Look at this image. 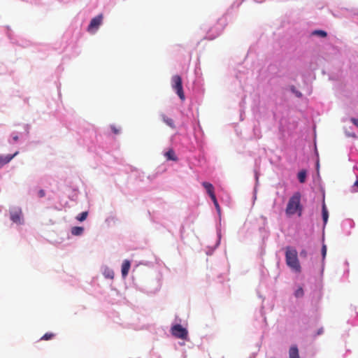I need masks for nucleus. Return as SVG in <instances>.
<instances>
[{
  "instance_id": "obj_1",
  "label": "nucleus",
  "mask_w": 358,
  "mask_h": 358,
  "mask_svg": "<svg viewBox=\"0 0 358 358\" xmlns=\"http://www.w3.org/2000/svg\"><path fill=\"white\" fill-rule=\"evenodd\" d=\"M301 194L299 192H295L289 199L285 213L288 216L298 214L300 217L302 215L303 207L301 204Z\"/></svg>"
},
{
  "instance_id": "obj_2",
  "label": "nucleus",
  "mask_w": 358,
  "mask_h": 358,
  "mask_svg": "<svg viewBox=\"0 0 358 358\" xmlns=\"http://www.w3.org/2000/svg\"><path fill=\"white\" fill-rule=\"evenodd\" d=\"M285 262L292 271L296 273L301 272V268L298 259V253L294 248L290 246L285 248Z\"/></svg>"
},
{
  "instance_id": "obj_3",
  "label": "nucleus",
  "mask_w": 358,
  "mask_h": 358,
  "mask_svg": "<svg viewBox=\"0 0 358 358\" xmlns=\"http://www.w3.org/2000/svg\"><path fill=\"white\" fill-rule=\"evenodd\" d=\"M171 86L179 98L182 101H184L185 99V96L182 88V78L180 76L175 75L171 78Z\"/></svg>"
},
{
  "instance_id": "obj_4",
  "label": "nucleus",
  "mask_w": 358,
  "mask_h": 358,
  "mask_svg": "<svg viewBox=\"0 0 358 358\" xmlns=\"http://www.w3.org/2000/svg\"><path fill=\"white\" fill-rule=\"evenodd\" d=\"M171 334L178 338L187 339L188 336L187 330L180 324H175L171 327Z\"/></svg>"
},
{
  "instance_id": "obj_5",
  "label": "nucleus",
  "mask_w": 358,
  "mask_h": 358,
  "mask_svg": "<svg viewBox=\"0 0 358 358\" xmlns=\"http://www.w3.org/2000/svg\"><path fill=\"white\" fill-rule=\"evenodd\" d=\"M103 21V15L101 14L96 16L92 18L90 24L87 27V31L90 33H95L99 29V26L101 24Z\"/></svg>"
},
{
  "instance_id": "obj_6",
  "label": "nucleus",
  "mask_w": 358,
  "mask_h": 358,
  "mask_svg": "<svg viewBox=\"0 0 358 358\" xmlns=\"http://www.w3.org/2000/svg\"><path fill=\"white\" fill-rule=\"evenodd\" d=\"M18 154H19V152L16 151L13 155H7L6 156L0 155V168H1L5 164L9 163Z\"/></svg>"
},
{
  "instance_id": "obj_7",
  "label": "nucleus",
  "mask_w": 358,
  "mask_h": 358,
  "mask_svg": "<svg viewBox=\"0 0 358 358\" xmlns=\"http://www.w3.org/2000/svg\"><path fill=\"white\" fill-rule=\"evenodd\" d=\"M202 185L206 190V192L208 193V194L209 195L210 199L215 196V189H214L213 185L211 183H210L208 182H203Z\"/></svg>"
},
{
  "instance_id": "obj_8",
  "label": "nucleus",
  "mask_w": 358,
  "mask_h": 358,
  "mask_svg": "<svg viewBox=\"0 0 358 358\" xmlns=\"http://www.w3.org/2000/svg\"><path fill=\"white\" fill-rule=\"evenodd\" d=\"M21 210L15 209L10 211V219L13 222L20 223L21 220Z\"/></svg>"
},
{
  "instance_id": "obj_9",
  "label": "nucleus",
  "mask_w": 358,
  "mask_h": 358,
  "mask_svg": "<svg viewBox=\"0 0 358 358\" xmlns=\"http://www.w3.org/2000/svg\"><path fill=\"white\" fill-rule=\"evenodd\" d=\"M131 263L129 260L125 259L122 265V275L123 278H125L129 273V271L130 269Z\"/></svg>"
},
{
  "instance_id": "obj_10",
  "label": "nucleus",
  "mask_w": 358,
  "mask_h": 358,
  "mask_svg": "<svg viewBox=\"0 0 358 358\" xmlns=\"http://www.w3.org/2000/svg\"><path fill=\"white\" fill-rule=\"evenodd\" d=\"M289 358H300L299 355V350L296 345H293L289 348Z\"/></svg>"
},
{
  "instance_id": "obj_11",
  "label": "nucleus",
  "mask_w": 358,
  "mask_h": 358,
  "mask_svg": "<svg viewBox=\"0 0 358 358\" xmlns=\"http://www.w3.org/2000/svg\"><path fill=\"white\" fill-rule=\"evenodd\" d=\"M162 119L164 121L165 124H166L169 127H170L172 129L176 128V125L174 124V121L171 117H167L164 114L162 115Z\"/></svg>"
},
{
  "instance_id": "obj_12",
  "label": "nucleus",
  "mask_w": 358,
  "mask_h": 358,
  "mask_svg": "<svg viewBox=\"0 0 358 358\" xmlns=\"http://www.w3.org/2000/svg\"><path fill=\"white\" fill-rule=\"evenodd\" d=\"M164 156L168 160L177 161L178 159L173 149H169L166 152Z\"/></svg>"
},
{
  "instance_id": "obj_13",
  "label": "nucleus",
  "mask_w": 358,
  "mask_h": 358,
  "mask_svg": "<svg viewBox=\"0 0 358 358\" xmlns=\"http://www.w3.org/2000/svg\"><path fill=\"white\" fill-rule=\"evenodd\" d=\"M84 229L82 227H73L71 229V234L74 236H80L83 233Z\"/></svg>"
},
{
  "instance_id": "obj_14",
  "label": "nucleus",
  "mask_w": 358,
  "mask_h": 358,
  "mask_svg": "<svg viewBox=\"0 0 358 358\" xmlns=\"http://www.w3.org/2000/svg\"><path fill=\"white\" fill-rule=\"evenodd\" d=\"M306 171L304 170L299 171L298 173L299 181L301 183H303L306 181Z\"/></svg>"
},
{
  "instance_id": "obj_15",
  "label": "nucleus",
  "mask_w": 358,
  "mask_h": 358,
  "mask_svg": "<svg viewBox=\"0 0 358 358\" xmlns=\"http://www.w3.org/2000/svg\"><path fill=\"white\" fill-rule=\"evenodd\" d=\"M87 215H88L87 211L83 212L76 216V220L80 222H83L84 220H86Z\"/></svg>"
},
{
  "instance_id": "obj_16",
  "label": "nucleus",
  "mask_w": 358,
  "mask_h": 358,
  "mask_svg": "<svg viewBox=\"0 0 358 358\" xmlns=\"http://www.w3.org/2000/svg\"><path fill=\"white\" fill-rule=\"evenodd\" d=\"M328 217H329L328 211H327V210L326 208L325 204H323V206H322V218H323L324 224L327 223V220H328Z\"/></svg>"
},
{
  "instance_id": "obj_17",
  "label": "nucleus",
  "mask_w": 358,
  "mask_h": 358,
  "mask_svg": "<svg viewBox=\"0 0 358 358\" xmlns=\"http://www.w3.org/2000/svg\"><path fill=\"white\" fill-rule=\"evenodd\" d=\"M104 275L107 278L113 279L114 278V272L112 270L106 269L104 271Z\"/></svg>"
},
{
  "instance_id": "obj_18",
  "label": "nucleus",
  "mask_w": 358,
  "mask_h": 358,
  "mask_svg": "<svg viewBox=\"0 0 358 358\" xmlns=\"http://www.w3.org/2000/svg\"><path fill=\"white\" fill-rule=\"evenodd\" d=\"M55 337V334L53 333H45L42 337L41 340L48 341Z\"/></svg>"
},
{
  "instance_id": "obj_19",
  "label": "nucleus",
  "mask_w": 358,
  "mask_h": 358,
  "mask_svg": "<svg viewBox=\"0 0 358 358\" xmlns=\"http://www.w3.org/2000/svg\"><path fill=\"white\" fill-rule=\"evenodd\" d=\"M303 289H302V287H299V289H297L294 293V295L297 298H299V297H302L303 296Z\"/></svg>"
},
{
  "instance_id": "obj_20",
  "label": "nucleus",
  "mask_w": 358,
  "mask_h": 358,
  "mask_svg": "<svg viewBox=\"0 0 358 358\" xmlns=\"http://www.w3.org/2000/svg\"><path fill=\"white\" fill-rule=\"evenodd\" d=\"M313 34L315 35H317V36H320L321 37H326L327 34L326 31H322V30H315L314 32H313Z\"/></svg>"
},
{
  "instance_id": "obj_21",
  "label": "nucleus",
  "mask_w": 358,
  "mask_h": 358,
  "mask_svg": "<svg viewBox=\"0 0 358 358\" xmlns=\"http://www.w3.org/2000/svg\"><path fill=\"white\" fill-rule=\"evenodd\" d=\"M110 129L114 134H119L120 133V129L117 128L115 125H111Z\"/></svg>"
},
{
  "instance_id": "obj_22",
  "label": "nucleus",
  "mask_w": 358,
  "mask_h": 358,
  "mask_svg": "<svg viewBox=\"0 0 358 358\" xmlns=\"http://www.w3.org/2000/svg\"><path fill=\"white\" fill-rule=\"evenodd\" d=\"M211 199H212V201H213V203H214V205H215V206L216 209H217L218 211H220V206H219L218 202H217V201L216 196H215V197H213V198H211Z\"/></svg>"
},
{
  "instance_id": "obj_23",
  "label": "nucleus",
  "mask_w": 358,
  "mask_h": 358,
  "mask_svg": "<svg viewBox=\"0 0 358 358\" xmlns=\"http://www.w3.org/2000/svg\"><path fill=\"white\" fill-rule=\"evenodd\" d=\"M322 255L323 259H324L327 255V246L324 244L322 247Z\"/></svg>"
},
{
  "instance_id": "obj_24",
  "label": "nucleus",
  "mask_w": 358,
  "mask_h": 358,
  "mask_svg": "<svg viewBox=\"0 0 358 358\" xmlns=\"http://www.w3.org/2000/svg\"><path fill=\"white\" fill-rule=\"evenodd\" d=\"M39 197H43L45 195V191L43 189H40L38 192Z\"/></svg>"
},
{
  "instance_id": "obj_25",
  "label": "nucleus",
  "mask_w": 358,
  "mask_h": 358,
  "mask_svg": "<svg viewBox=\"0 0 358 358\" xmlns=\"http://www.w3.org/2000/svg\"><path fill=\"white\" fill-rule=\"evenodd\" d=\"M352 122L358 127V120L356 118L351 119Z\"/></svg>"
},
{
  "instance_id": "obj_26",
  "label": "nucleus",
  "mask_w": 358,
  "mask_h": 358,
  "mask_svg": "<svg viewBox=\"0 0 358 358\" xmlns=\"http://www.w3.org/2000/svg\"><path fill=\"white\" fill-rule=\"evenodd\" d=\"M306 255H307V252L306 250H302L301 252V255L303 256V257H306Z\"/></svg>"
},
{
  "instance_id": "obj_27",
  "label": "nucleus",
  "mask_w": 358,
  "mask_h": 358,
  "mask_svg": "<svg viewBox=\"0 0 358 358\" xmlns=\"http://www.w3.org/2000/svg\"><path fill=\"white\" fill-rule=\"evenodd\" d=\"M354 185H355V187L358 188V180L355 182Z\"/></svg>"
},
{
  "instance_id": "obj_28",
  "label": "nucleus",
  "mask_w": 358,
  "mask_h": 358,
  "mask_svg": "<svg viewBox=\"0 0 358 358\" xmlns=\"http://www.w3.org/2000/svg\"><path fill=\"white\" fill-rule=\"evenodd\" d=\"M17 139H18V137H17V136H14V137H13V140H14V141H17Z\"/></svg>"
},
{
  "instance_id": "obj_29",
  "label": "nucleus",
  "mask_w": 358,
  "mask_h": 358,
  "mask_svg": "<svg viewBox=\"0 0 358 358\" xmlns=\"http://www.w3.org/2000/svg\"><path fill=\"white\" fill-rule=\"evenodd\" d=\"M322 330H320V331H318V334H322Z\"/></svg>"
}]
</instances>
